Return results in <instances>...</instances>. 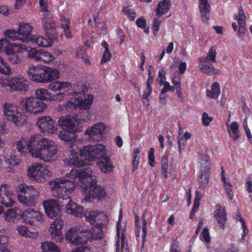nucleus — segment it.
<instances>
[{"instance_id":"nucleus-52","label":"nucleus","mask_w":252,"mask_h":252,"mask_svg":"<svg viewBox=\"0 0 252 252\" xmlns=\"http://www.w3.org/2000/svg\"><path fill=\"white\" fill-rule=\"evenodd\" d=\"M40 53L41 50H36L34 48H32L29 52L28 57L36 62H39Z\"/></svg>"},{"instance_id":"nucleus-38","label":"nucleus","mask_w":252,"mask_h":252,"mask_svg":"<svg viewBox=\"0 0 252 252\" xmlns=\"http://www.w3.org/2000/svg\"><path fill=\"white\" fill-rule=\"evenodd\" d=\"M19 160L14 155L8 156L5 158V162L6 164V169L8 172H12L15 165L19 164Z\"/></svg>"},{"instance_id":"nucleus-31","label":"nucleus","mask_w":252,"mask_h":252,"mask_svg":"<svg viewBox=\"0 0 252 252\" xmlns=\"http://www.w3.org/2000/svg\"><path fill=\"white\" fill-rule=\"evenodd\" d=\"M98 165L103 173L107 174L113 171L114 166L108 156L98 162Z\"/></svg>"},{"instance_id":"nucleus-11","label":"nucleus","mask_w":252,"mask_h":252,"mask_svg":"<svg viewBox=\"0 0 252 252\" xmlns=\"http://www.w3.org/2000/svg\"><path fill=\"white\" fill-rule=\"evenodd\" d=\"M36 125L40 131L44 134H53L57 130L54 121L48 116L38 118Z\"/></svg>"},{"instance_id":"nucleus-64","label":"nucleus","mask_w":252,"mask_h":252,"mask_svg":"<svg viewBox=\"0 0 252 252\" xmlns=\"http://www.w3.org/2000/svg\"><path fill=\"white\" fill-rule=\"evenodd\" d=\"M136 23L137 26L140 28L143 29L146 28V21L143 17H141L137 19L136 21Z\"/></svg>"},{"instance_id":"nucleus-7","label":"nucleus","mask_w":252,"mask_h":252,"mask_svg":"<svg viewBox=\"0 0 252 252\" xmlns=\"http://www.w3.org/2000/svg\"><path fill=\"white\" fill-rule=\"evenodd\" d=\"M86 232L87 229L81 228L80 226H75L67 230L65 239L71 244L84 245L87 241L86 236L84 235Z\"/></svg>"},{"instance_id":"nucleus-61","label":"nucleus","mask_w":252,"mask_h":252,"mask_svg":"<svg viewBox=\"0 0 252 252\" xmlns=\"http://www.w3.org/2000/svg\"><path fill=\"white\" fill-rule=\"evenodd\" d=\"M212 121V118L209 117L206 112H204L202 114V124L205 126H208L209 123Z\"/></svg>"},{"instance_id":"nucleus-29","label":"nucleus","mask_w":252,"mask_h":252,"mask_svg":"<svg viewBox=\"0 0 252 252\" xmlns=\"http://www.w3.org/2000/svg\"><path fill=\"white\" fill-rule=\"evenodd\" d=\"M72 87L71 84L68 82H62L59 81H54L51 82L48 85V89L53 91H59L65 88Z\"/></svg>"},{"instance_id":"nucleus-9","label":"nucleus","mask_w":252,"mask_h":252,"mask_svg":"<svg viewBox=\"0 0 252 252\" xmlns=\"http://www.w3.org/2000/svg\"><path fill=\"white\" fill-rule=\"evenodd\" d=\"M47 107V105L38 98L30 97L26 99L23 108L26 112L32 114L42 112Z\"/></svg>"},{"instance_id":"nucleus-10","label":"nucleus","mask_w":252,"mask_h":252,"mask_svg":"<svg viewBox=\"0 0 252 252\" xmlns=\"http://www.w3.org/2000/svg\"><path fill=\"white\" fill-rule=\"evenodd\" d=\"M3 108L4 115L7 120L13 122L17 126L21 124V115L16 105L10 103H6L3 105Z\"/></svg>"},{"instance_id":"nucleus-42","label":"nucleus","mask_w":252,"mask_h":252,"mask_svg":"<svg viewBox=\"0 0 252 252\" xmlns=\"http://www.w3.org/2000/svg\"><path fill=\"white\" fill-rule=\"evenodd\" d=\"M35 95L37 98H38L39 100H47L49 98L48 96H50V94L48 92V91L44 88H40L36 90L35 92Z\"/></svg>"},{"instance_id":"nucleus-17","label":"nucleus","mask_w":252,"mask_h":252,"mask_svg":"<svg viewBox=\"0 0 252 252\" xmlns=\"http://www.w3.org/2000/svg\"><path fill=\"white\" fill-rule=\"evenodd\" d=\"M14 198L10 187L3 184L0 188V202L6 207H11L15 203Z\"/></svg>"},{"instance_id":"nucleus-36","label":"nucleus","mask_w":252,"mask_h":252,"mask_svg":"<svg viewBox=\"0 0 252 252\" xmlns=\"http://www.w3.org/2000/svg\"><path fill=\"white\" fill-rule=\"evenodd\" d=\"M220 93V85L218 82H214L211 86V90H206V94L207 96L216 99L218 97Z\"/></svg>"},{"instance_id":"nucleus-40","label":"nucleus","mask_w":252,"mask_h":252,"mask_svg":"<svg viewBox=\"0 0 252 252\" xmlns=\"http://www.w3.org/2000/svg\"><path fill=\"white\" fill-rule=\"evenodd\" d=\"M4 219L8 222L13 221L17 216L16 208L9 209L4 213Z\"/></svg>"},{"instance_id":"nucleus-57","label":"nucleus","mask_w":252,"mask_h":252,"mask_svg":"<svg viewBox=\"0 0 252 252\" xmlns=\"http://www.w3.org/2000/svg\"><path fill=\"white\" fill-rule=\"evenodd\" d=\"M60 20L61 22L62 28L63 29L69 28L70 20L69 18L65 17L64 16H61Z\"/></svg>"},{"instance_id":"nucleus-34","label":"nucleus","mask_w":252,"mask_h":252,"mask_svg":"<svg viewBox=\"0 0 252 252\" xmlns=\"http://www.w3.org/2000/svg\"><path fill=\"white\" fill-rule=\"evenodd\" d=\"M42 24L46 34H50V31H53L57 25L53 18H42Z\"/></svg>"},{"instance_id":"nucleus-53","label":"nucleus","mask_w":252,"mask_h":252,"mask_svg":"<svg viewBox=\"0 0 252 252\" xmlns=\"http://www.w3.org/2000/svg\"><path fill=\"white\" fill-rule=\"evenodd\" d=\"M96 225L102 226L106 221H108L107 216L103 212H98L97 218Z\"/></svg>"},{"instance_id":"nucleus-2","label":"nucleus","mask_w":252,"mask_h":252,"mask_svg":"<svg viewBox=\"0 0 252 252\" xmlns=\"http://www.w3.org/2000/svg\"><path fill=\"white\" fill-rule=\"evenodd\" d=\"M52 194L56 197L63 198L67 201L65 209L66 212L76 217H82L84 208L73 202L68 194L75 188V184L70 180L57 179L50 182Z\"/></svg>"},{"instance_id":"nucleus-28","label":"nucleus","mask_w":252,"mask_h":252,"mask_svg":"<svg viewBox=\"0 0 252 252\" xmlns=\"http://www.w3.org/2000/svg\"><path fill=\"white\" fill-rule=\"evenodd\" d=\"M15 229L18 234L24 237L35 239L38 236L37 232H31L26 226L24 225H17Z\"/></svg>"},{"instance_id":"nucleus-19","label":"nucleus","mask_w":252,"mask_h":252,"mask_svg":"<svg viewBox=\"0 0 252 252\" xmlns=\"http://www.w3.org/2000/svg\"><path fill=\"white\" fill-rule=\"evenodd\" d=\"M44 68L38 66L32 65L29 67L27 74L29 79L37 83H45Z\"/></svg>"},{"instance_id":"nucleus-22","label":"nucleus","mask_w":252,"mask_h":252,"mask_svg":"<svg viewBox=\"0 0 252 252\" xmlns=\"http://www.w3.org/2000/svg\"><path fill=\"white\" fill-rule=\"evenodd\" d=\"M213 215L219 227L221 229H224L227 220L226 212L224 207L221 206L220 204H217Z\"/></svg>"},{"instance_id":"nucleus-14","label":"nucleus","mask_w":252,"mask_h":252,"mask_svg":"<svg viewBox=\"0 0 252 252\" xmlns=\"http://www.w3.org/2000/svg\"><path fill=\"white\" fill-rule=\"evenodd\" d=\"M76 120L70 117H61L58 120V123L61 128L68 133L74 134L81 131V128L76 124Z\"/></svg>"},{"instance_id":"nucleus-30","label":"nucleus","mask_w":252,"mask_h":252,"mask_svg":"<svg viewBox=\"0 0 252 252\" xmlns=\"http://www.w3.org/2000/svg\"><path fill=\"white\" fill-rule=\"evenodd\" d=\"M45 81L49 82L60 78V72L56 68L47 67L44 68Z\"/></svg>"},{"instance_id":"nucleus-25","label":"nucleus","mask_w":252,"mask_h":252,"mask_svg":"<svg viewBox=\"0 0 252 252\" xmlns=\"http://www.w3.org/2000/svg\"><path fill=\"white\" fill-rule=\"evenodd\" d=\"M235 19L237 20L239 25L238 35L240 37L243 36L246 32V18L243 9L240 8L238 13L235 14Z\"/></svg>"},{"instance_id":"nucleus-18","label":"nucleus","mask_w":252,"mask_h":252,"mask_svg":"<svg viewBox=\"0 0 252 252\" xmlns=\"http://www.w3.org/2000/svg\"><path fill=\"white\" fill-rule=\"evenodd\" d=\"M105 128L103 123H99L92 126L85 133V135L89 136L91 140L99 141L102 139V133Z\"/></svg>"},{"instance_id":"nucleus-4","label":"nucleus","mask_w":252,"mask_h":252,"mask_svg":"<svg viewBox=\"0 0 252 252\" xmlns=\"http://www.w3.org/2000/svg\"><path fill=\"white\" fill-rule=\"evenodd\" d=\"M17 192L23 193L17 196L19 201L25 207L35 206L39 198L38 191L32 186H28L25 183L19 185L16 188Z\"/></svg>"},{"instance_id":"nucleus-60","label":"nucleus","mask_w":252,"mask_h":252,"mask_svg":"<svg viewBox=\"0 0 252 252\" xmlns=\"http://www.w3.org/2000/svg\"><path fill=\"white\" fill-rule=\"evenodd\" d=\"M201 236H202L201 239L202 240L205 241L206 243L210 242V237L208 228H204L203 229V230L201 234Z\"/></svg>"},{"instance_id":"nucleus-50","label":"nucleus","mask_w":252,"mask_h":252,"mask_svg":"<svg viewBox=\"0 0 252 252\" xmlns=\"http://www.w3.org/2000/svg\"><path fill=\"white\" fill-rule=\"evenodd\" d=\"M238 125L237 123L233 122L230 124V128L232 133L231 134L229 133L230 136L233 138V140H236L238 139L239 137V130H238Z\"/></svg>"},{"instance_id":"nucleus-35","label":"nucleus","mask_w":252,"mask_h":252,"mask_svg":"<svg viewBox=\"0 0 252 252\" xmlns=\"http://www.w3.org/2000/svg\"><path fill=\"white\" fill-rule=\"evenodd\" d=\"M42 252H61L59 247L52 242H44L41 244Z\"/></svg>"},{"instance_id":"nucleus-56","label":"nucleus","mask_w":252,"mask_h":252,"mask_svg":"<svg viewBox=\"0 0 252 252\" xmlns=\"http://www.w3.org/2000/svg\"><path fill=\"white\" fill-rule=\"evenodd\" d=\"M225 190L226 191L227 197L230 199H233V193H232V187L231 184L227 182L223 183Z\"/></svg>"},{"instance_id":"nucleus-47","label":"nucleus","mask_w":252,"mask_h":252,"mask_svg":"<svg viewBox=\"0 0 252 252\" xmlns=\"http://www.w3.org/2000/svg\"><path fill=\"white\" fill-rule=\"evenodd\" d=\"M97 215L98 212L94 211L86 213L85 216L87 221L89 222L91 224H94L95 223L96 225Z\"/></svg>"},{"instance_id":"nucleus-3","label":"nucleus","mask_w":252,"mask_h":252,"mask_svg":"<svg viewBox=\"0 0 252 252\" xmlns=\"http://www.w3.org/2000/svg\"><path fill=\"white\" fill-rule=\"evenodd\" d=\"M28 150L32 157L49 161L57 153V146L55 142L46 138H39L31 135L27 144Z\"/></svg>"},{"instance_id":"nucleus-13","label":"nucleus","mask_w":252,"mask_h":252,"mask_svg":"<svg viewBox=\"0 0 252 252\" xmlns=\"http://www.w3.org/2000/svg\"><path fill=\"white\" fill-rule=\"evenodd\" d=\"M43 205L46 215L51 219L58 217L61 211L62 206L55 199H49L44 201Z\"/></svg>"},{"instance_id":"nucleus-23","label":"nucleus","mask_w":252,"mask_h":252,"mask_svg":"<svg viewBox=\"0 0 252 252\" xmlns=\"http://www.w3.org/2000/svg\"><path fill=\"white\" fill-rule=\"evenodd\" d=\"M198 66L200 71L208 76H213L220 73L218 69L210 63L206 62L203 57L199 58Z\"/></svg>"},{"instance_id":"nucleus-21","label":"nucleus","mask_w":252,"mask_h":252,"mask_svg":"<svg viewBox=\"0 0 252 252\" xmlns=\"http://www.w3.org/2000/svg\"><path fill=\"white\" fill-rule=\"evenodd\" d=\"M204 158L205 162V167L203 169H201L199 178L200 187L202 188H204L208 185L210 174V158L207 155H204Z\"/></svg>"},{"instance_id":"nucleus-12","label":"nucleus","mask_w":252,"mask_h":252,"mask_svg":"<svg viewBox=\"0 0 252 252\" xmlns=\"http://www.w3.org/2000/svg\"><path fill=\"white\" fill-rule=\"evenodd\" d=\"M93 96L91 94H88L87 97L84 100L82 98H74L67 102L64 107L67 109H75L79 108L81 109H88L90 106L93 101Z\"/></svg>"},{"instance_id":"nucleus-44","label":"nucleus","mask_w":252,"mask_h":252,"mask_svg":"<svg viewBox=\"0 0 252 252\" xmlns=\"http://www.w3.org/2000/svg\"><path fill=\"white\" fill-rule=\"evenodd\" d=\"M146 212L143 213L141 216V227H142V232H141V237L142 238V248H143L144 243L145 241V238L147 234V228L146 224L147 221L145 219Z\"/></svg>"},{"instance_id":"nucleus-20","label":"nucleus","mask_w":252,"mask_h":252,"mask_svg":"<svg viewBox=\"0 0 252 252\" xmlns=\"http://www.w3.org/2000/svg\"><path fill=\"white\" fill-rule=\"evenodd\" d=\"M66 146L68 148V150L72 156V158H66L65 162L67 164L73 165L75 167H79L83 166L85 165V162L80 160L77 156L78 151V148L77 146L72 142L70 145H67Z\"/></svg>"},{"instance_id":"nucleus-51","label":"nucleus","mask_w":252,"mask_h":252,"mask_svg":"<svg viewBox=\"0 0 252 252\" xmlns=\"http://www.w3.org/2000/svg\"><path fill=\"white\" fill-rule=\"evenodd\" d=\"M216 49L213 47L210 48L208 53L204 59L206 62L215 63L216 61Z\"/></svg>"},{"instance_id":"nucleus-63","label":"nucleus","mask_w":252,"mask_h":252,"mask_svg":"<svg viewBox=\"0 0 252 252\" xmlns=\"http://www.w3.org/2000/svg\"><path fill=\"white\" fill-rule=\"evenodd\" d=\"M135 223H136V229H135V234L137 238H139L140 235L141 230H142L141 225L139 223V218L136 215L135 216Z\"/></svg>"},{"instance_id":"nucleus-55","label":"nucleus","mask_w":252,"mask_h":252,"mask_svg":"<svg viewBox=\"0 0 252 252\" xmlns=\"http://www.w3.org/2000/svg\"><path fill=\"white\" fill-rule=\"evenodd\" d=\"M123 12L126 15H128L132 21H133L136 17V13L134 11L128 7H125L123 9Z\"/></svg>"},{"instance_id":"nucleus-49","label":"nucleus","mask_w":252,"mask_h":252,"mask_svg":"<svg viewBox=\"0 0 252 252\" xmlns=\"http://www.w3.org/2000/svg\"><path fill=\"white\" fill-rule=\"evenodd\" d=\"M140 152V150L139 148L135 149L132 154V171H134L137 168L139 163V154Z\"/></svg>"},{"instance_id":"nucleus-48","label":"nucleus","mask_w":252,"mask_h":252,"mask_svg":"<svg viewBox=\"0 0 252 252\" xmlns=\"http://www.w3.org/2000/svg\"><path fill=\"white\" fill-rule=\"evenodd\" d=\"M76 56L77 58L82 59L85 63L90 64V61L88 59V55L82 47H79L78 48Z\"/></svg>"},{"instance_id":"nucleus-16","label":"nucleus","mask_w":252,"mask_h":252,"mask_svg":"<svg viewBox=\"0 0 252 252\" xmlns=\"http://www.w3.org/2000/svg\"><path fill=\"white\" fill-rule=\"evenodd\" d=\"M63 224V220L60 218H57L51 223L49 227V232L51 237L52 240L57 242H61L63 240V237L61 230Z\"/></svg>"},{"instance_id":"nucleus-43","label":"nucleus","mask_w":252,"mask_h":252,"mask_svg":"<svg viewBox=\"0 0 252 252\" xmlns=\"http://www.w3.org/2000/svg\"><path fill=\"white\" fill-rule=\"evenodd\" d=\"M0 73L4 75H10L12 73V69L7 63L0 57Z\"/></svg>"},{"instance_id":"nucleus-39","label":"nucleus","mask_w":252,"mask_h":252,"mask_svg":"<svg viewBox=\"0 0 252 252\" xmlns=\"http://www.w3.org/2000/svg\"><path fill=\"white\" fill-rule=\"evenodd\" d=\"M12 50L11 44L5 38L0 39V53L9 54Z\"/></svg>"},{"instance_id":"nucleus-37","label":"nucleus","mask_w":252,"mask_h":252,"mask_svg":"<svg viewBox=\"0 0 252 252\" xmlns=\"http://www.w3.org/2000/svg\"><path fill=\"white\" fill-rule=\"evenodd\" d=\"M4 35L9 38L11 39L13 41H21L25 40L26 38H22L20 35L18 30H7L4 32Z\"/></svg>"},{"instance_id":"nucleus-41","label":"nucleus","mask_w":252,"mask_h":252,"mask_svg":"<svg viewBox=\"0 0 252 252\" xmlns=\"http://www.w3.org/2000/svg\"><path fill=\"white\" fill-rule=\"evenodd\" d=\"M54 59V56L51 53L41 50L39 62H42L44 63H49L53 62Z\"/></svg>"},{"instance_id":"nucleus-32","label":"nucleus","mask_w":252,"mask_h":252,"mask_svg":"<svg viewBox=\"0 0 252 252\" xmlns=\"http://www.w3.org/2000/svg\"><path fill=\"white\" fill-rule=\"evenodd\" d=\"M101 226H96L93 227L91 230L90 231L87 229L86 236H87V240L90 238L95 240H99L102 238L103 234L101 229Z\"/></svg>"},{"instance_id":"nucleus-6","label":"nucleus","mask_w":252,"mask_h":252,"mask_svg":"<svg viewBox=\"0 0 252 252\" xmlns=\"http://www.w3.org/2000/svg\"><path fill=\"white\" fill-rule=\"evenodd\" d=\"M106 147L102 144L87 146L80 149V156L88 160L104 159L107 157Z\"/></svg>"},{"instance_id":"nucleus-1","label":"nucleus","mask_w":252,"mask_h":252,"mask_svg":"<svg viewBox=\"0 0 252 252\" xmlns=\"http://www.w3.org/2000/svg\"><path fill=\"white\" fill-rule=\"evenodd\" d=\"M90 167L84 168L80 170L72 169L66 175L73 183L80 187L84 192L86 199L96 198L101 199L106 195L104 188L96 184V177L93 175Z\"/></svg>"},{"instance_id":"nucleus-5","label":"nucleus","mask_w":252,"mask_h":252,"mask_svg":"<svg viewBox=\"0 0 252 252\" xmlns=\"http://www.w3.org/2000/svg\"><path fill=\"white\" fill-rule=\"evenodd\" d=\"M0 85L9 92H27L29 89L28 81L20 75L15 77H0Z\"/></svg>"},{"instance_id":"nucleus-46","label":"nucleus","mask_w":252,"mask_h":252,"mask_svg":"<svg viewBox=\"0 0 252 252\" xmlns=\"http://www.w3.org/2000/svg\"><path fill=\"white\" fill-rule=\"evenodd\" d=\"M8 56L7 59L9 62L12 64H19L21 63V58L17 54L14 53L12 49L9 54H6Z\"/></svg>"},{"instance_id":"nucleus-15","label":"nucleus","mask_w":252,"mask_h":252,"mask_svg":"<svg viewBox=\"0 0 252 252\" xmlns=\"http://www.w3.org/2000/svg\"><path fill=\"white\" fill-rule=\"evenodd\" d=\"M21 217L24 222L31 225H36L43 220L42 215L39 211L31 209L25 210Z\"/></svg>"},{"instance_id":"nucleus-33","label":"nucleus","mask_w":252,"mask_h":252,"mask_svg":"<svg viewBox=\"0 0 252 252\" xmlns=\"http://www.w3.org/2000/svg\"><path fill=\"white\" fill-rule=\"evenodd\" d=\"M170 6V0H163L159 2L157 8V15L161 17L168 11Z\"/></svg>"},{"instance_id":"nucleus-8","label":"nucleus","mask_w":252,"mask_h":252,"mask_svg":"<svg viewBox=\"0 0 252 252\" xmlns=\"http://www.w3.org/2000/svg\"><path fill=\"white\" fill-rule=\"evenodd\" d=\"M28 175L31 179L41 182L49 176V170L45 164L35 163L29 167Z\"/></svg>"},{"instance_id":"nucleus-27","label":"nucleus","mask_w":252,"mask_h":252,"mask_svg":"<svg viewBox=\"0 0 252 252\" xmlns=\"http://www.w3.org/2000/svg\"><path fill=\"white\" fill-rule=\"evenodd\" d=\"M199 3L202 20L205 23H207L210 17V4L208 0H199Z\"/></svg>"},{"instance_id":"nucleus-24","label":"nucleus","mask_w":252,"mask_h":252,"mask_svg":"<svg viewBox=\"0 0 252 252\" xmlns=\"http://www.w3.org/2000/svg\"><path fill=\"white\" fill-rule=\"evenodd\" d=\"M49 39H46L43 36H38L36 38L31 37L29 42L32 43L33 45L47 47L51 46V40H54L57 38V35L54 33L51 37L49 34H47Z\"/></svg>"},{"instance_id":"nucleus-54","label":"nucleus","mask_w":252,"mask_h":252,"mask_svg":"<svg viewBox=\"0 0 252 252\" xmlns=\"http://www.w3.org/2000/svg\"><path fill=\"white\" fill-rule=\"evenodd\" d=\"M67 131H61L59 133V137L62 141H65L66 142V145H70L72 142L70 138L69 135L66 133Z\"/></svg>"},{"instance_id":"nucleus-59","label":"nucleus","mask_w":252,"mask_h":252,"mask_svg":"<svg viewBox=\"0 0 252 252\" xmlns=\"http://www.w3.org/2000/svg\"><path fill=\"white\" fill-rule=\"evenodd\" d=\"M153 21L152 30H153L154 34L156 35L159 30V27L160 25L161 22L160 20L157 18H155Z\"/></svg>"},{"instance_id":"nucleus-45","label":"nucleus","mask_w":252,"mask_h":252,"mask_svg":"<svg viewBox=\"0 0 252 252\" xmlns=\"http://www.w3.org/2000/svg\"><path fill=\"white\" fill-rule=\"evenodd\" d=\"M9 238L5 235H0V252H10L7 247Z\"/></svg>"},{"instance_id":"nucleus-58","label":"nucleus","mask_w":252,"mask_h":252,"mask_svg":"<svg viewBox=\"0 0 252 252\" xmlns=\"http://www.w3.org/2000/svg\"><path fill=\"white\" fill-rule=\"evenodd\" d=\"M155 150L154 148H151L148 153V159L149 161V164L153 167L155 165Z\"/></svg>"},{"instance_id":"nucleus-62","label":"nucleus","mask_w":252,"mask_h":252,"mask_svg":"<svg viewBox=\"0 0 252 252\" xmlns=\"http://www.w3.org/2000/svg\"><path fill=\"white\" fill-rule=\"evenodd\" d=\"M186 144V141L182 137H178V144L179 147V151L180 153H182L184 151L185 146Z\"/></svg>"},{"instance_id":"nucleus-26","label":"nucleus","mask_w":252,"mask_h":252,"mask_svg":"<svg viewBox=\"0 0 252 252\" xmlns=\"http://www.w3.org/2000/svg\"><path fill=\"white\" fill-rule=\"evenodd\" d=\"M33 28L30 23H20L18 31L22 38H26L25 40H23V42H29L31 36L30 33L32 30Z\"/></svg>"}]
</instances>
